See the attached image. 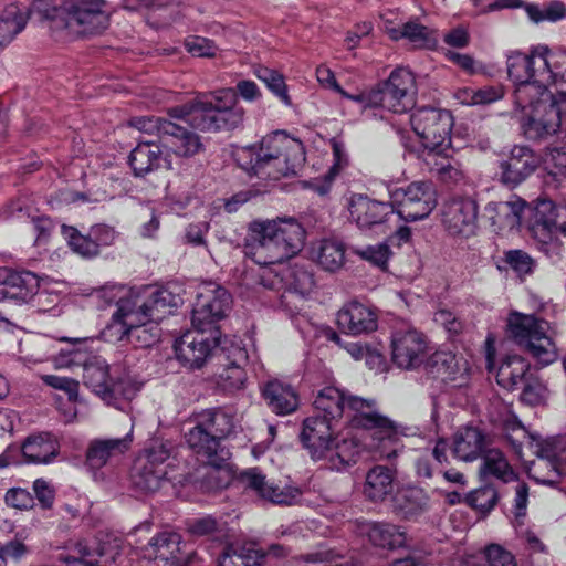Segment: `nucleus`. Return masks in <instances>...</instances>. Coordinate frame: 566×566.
Instances as JSON below:
<instances>
[{
    "label": "nucleus",
    "instance_id": "55",
    "mask_svg": "<svg viewBox=\"0 0 566 566\" xmlns=\"http://www.w3.org/2000/svg\"><path fill=\"white\" fill-rule=\"evenodd\" d=\"M62 234L71 250L76 254L86 259L98 255L96 244L92 241L90 233L84 235L76 228L63 224Z\"/></svg>",
    "mask_w": 566,
    "mask_h": 566
},
{
    "label": "nucleus",
    "instance_id": "47",
    "mask_svg": "<svg viewBox=\"0 0 566 566\" xmlns=\"http://www.w3.org/2000/svg\"><path fill=\"white\" fill-rule=\"evenodd\" d=\"M313 259L328 272L339 270L345 263V247L334 239H324L312 249Z\"/></svg>",
    "mask_w": 566,
    "mask_h": 566
},
{
    "label": "nucleus",
    "instance_id": "52",
    "mask_svg": "<svg viewBox=\"0 0 566 566\" xmlns=\"http://www.w3.org/2000/svg\"><path fill=\"white\" fill-rule=\"evenodd\" d=\"M233 157L238 166L249 175L266 178L264 164L256 145H249L235 149Z\"/></svg>",
    "mask_w": 566,
    "mask_h": 566
},
{
    "label": "nucleus",
    "instance_id": "64",
    "mask_svg": "<svg viewBox=\"0 0 566 566\" xmlns=\"http://www.w3.org/2000/svg\"><path fill=\"white\" fill-rule=\"evenodd\" d=\"M535 453L539 458L554 462L560 470L566 471V447L558 449L554 441H543L536 444Z\"/></svg>",
    "mask_w": 566,
    "mask_h": 566
},
{
    "label": "nucleus",
    "instance_id": "16",
    "mask_svg": "<svg viewBox=\"0 0 566 566\" xmlns=\"http://www.w3.org/2000/svg\"><path fill=\"white\" fill-rule=\"evenodd\" d=\"M124 300L156 321H161L167 314H171L172 310L184 302L182 289L177 283H169L158 289L144 286L137 292L132 291Z\"/></svg>",
    "mask_w": 566,
    "mask_h": 566
},
{
    "label": "nucleus",
    "instance_id": "53",
    "mask_svg": "<svg viewBox=\"0 0 566 566\" xmlns=\"http://www.w3.org/2000/svg\"><path fill=\"white\" fill-rule=\"evenodd\" d=\"M245 370L237 363H230L216 376L218 388L227 394H233L244 388Z\"/></svg>",
    "mask_w": 566,
    "mask_h": 566
},
{
    "label": "nucleus",
    "instance_id": "46",
    "mask_svg": "<svg viewBox=\"0 0 566 566\" xmlns=\"http://www.w3.org/2000/svg\"><path fill=\"white\" fill-rule=\"evenodd\" d=\"M195 422H198L206 430L222 440L234 429V418L223 408H209L199 412Z\"/></svg>",
    "mask_w": 566,
    "mask_h": 566
},
{
    "label": "nucleus",
    "instance_id": "17",
    "mask_svg": "<svg viewBox=\"0 0 566 566\" xmlns=\"http://www.w3.org/2000/svg\"><path fill=\"white\" fill-rule=\"evenodd\" d=\"M538 158L528 146L515 145L499 161V181L510 189L524 182L537 168Z\"/></svg>",
    "mask_w": 566,
    "mask_h": 566
},
{
    "label": "nucleus",
    "instance_id": "39",
    "mask_svg": "<svg viewBox=\"0 0 566 566\" xmlns=\"http://www.w3.org/2000/svg\"><path fill=\"white\" fill-rule=\"evenodd\" d=\"M282 281L285 292L282 295V302L287 297L286 294H297L301 297L308 295L314 286V274L306 265L294 263L282 270Z\"/></svg>",
    "mask_w": 566,
    "mask_h": 566
},
{
    "label": "nucleus",
    "instance_id": "56",
    "mask_svg": "<svg viewBox=\"0 0 566 566\" xmlns=\"http://www.w3.org/2000/svg\"><path fill=\"white\" fill-rule=\"evenodd\" d=\"M85 343L86 339L76 338L71 343V348L61 349L56 359L57 364L65 367L83 366L84 369L85 364H90L92 358H96L88 353Z\"/></svg>",
    "mask_w": 566,
    "mask_h": 566
},
{
    "label": "nucleus",
    "instance_id": "3",
    "mask_svg": "<svg viewBox=\"0 0 566 566\" xmlns=\"http://www.w3.org/2000/svg\"><path fill=\"white\" fill-rule=\"evenodd\" d=\"M374 406L375 400L346 395V407L355 412L350 418L352 427L370 431L376 441L373 447L381 457L390 459L399 451L400 432L394 421L375 411Z\"/></svg>",
    "mask_w": 566,
    "mask_h": 566
},
{
    "label": "nucleus",
    "instance_id": "10",
    "mask_svg": "<svg viewBox=\"0 0 566 566\" xmlns=\"http://www.w3.org/2000/svg\"><path fill=\"white\" fill-rule=\"evenodd\" d=\"M83 384L109 406L120 408L122 403L133 399L135 388L127 378H114L109 366L101 357L85 364Z\"/></svg>",
    "mask_w": 566,
    "mask_h": 566
},
{
    "label": "nucleus",
    "instance_id": "8",
    "mask_svg": "<svg viewBox=\"0 0 566 566\" xmlns=\"http://www.w3.org/2000/svg\"><path fill=\"white\" fill-rule=\"evenodd\" d=\"M410 124L423 150L434 153L451 148V133L454 125L451 112L433 106L417 107L410 115Z\"/></svg>",
    "mask_w": 566,
    "mask_h": 566
},
{
    "label": "nucleus",
    "instance_id": "18",
    "mask_svg": "<svg viewBox=\"0 0 566 566\" xmlns=\"http://www.w3.org/2000/svg\"><path fill=\"white\" fill-rule=\"evenodd\" d=\"M547 46H537L531 54L520 51H510L506 54V71L514 85L535 77L536 75L553 76L548 60Z\"/></svg>",
    "mask_w": 566,
    "mask_h": 566
},
{
    "label": "nucleus",
    "instance_id": "22",
    "mask_svg": "<svg viewBox=\"0 0 566 566\" xmlns=\"http://www.w3.org/2000/svg\"><path fill=\"white\" fill-rule=\"evenodd\" d=\"M424 369L432 378L451 388H462L469 382L468 361L451 352H434L424 361Z\"/></svg>",
    "mask_w": 566,
    "mask_h": 566
},
{
    "label": "nucleus",
    "instance_id": "28",
    "mask_svg": "<svg viewBox=\"0 0 566 566\" xmlns=\"http://www.w3.org/2000/svg\"><path fill=\"white\" fill-rule=\"evenodd\" d=\"M356 532L374 547L387 551L405 546L407 539L400 526L385 521H357Z\"/></svg>",
    "mask_w": 566,
    "mask_h": 566
},
{
    "label": "nucleus",
    "instance_id": "30",
    "mask_svg": "<svg viewBox=\"0 0 566 566\" xmlns=\"http://www.w3.org/2000/svg\"><path fill=\"white\" fill-rule=\"evenodd\" d=\"M451 148L438 151L422 150L421 158L426 169L448 186H454L464 179L460 163L451 155Z\"/></svg>",
    "mask_w": 566,
    "mask_h": 566
},
{
    "label": "nucleus",
    "instance_id": "40",
    "mask_svg": "<svg viewBox=\"0 0 566 566\" xmlns=\"http://www.w3.org/2000/svg\"><path fill=\"white\" fill-rule=\"evenodd\" d=\"M525 207L523 200L517 201H500L489 202L485 206V216L491 222V226L499 230L505 228H513L520 223L521 213Z\"/></svg>",
    "mask_w": 566,
    "mask_h": 566
},
{
    "label": "nucleus",
    "instance_id": "32",
    "mask_svg": "<svg viewBox=\"0 0 566 566\" xmlns=\"http://www.w3.org/2000/svg\"><path fill=\"white\" fill-rule=\"evenodd\" d=\"M489 444V438L483 430L467 426L453 436L452 452L457 459L472 462L483 455Z\"/></svg>",
    "mask_w": 566,
    "mask_h": 566
},
{
    "label": "nucleus",
    "instance_id": "29",
    "mask_svg": "<svg viewBox=\"0 0 566 566\" xmlns=\"http://www.w3.org/2000/svg\"><path fill=\"white\" fill-rule=\"evenodd\" d=\"M336 322L342 332L354 336L377 329V314L357 301L345 304L338 311Z\"/></svg>",
    "mask_w": 566,
    "mask_h": 566
},
{
    "label": "nucleus",
    "instance_id": "9",
    "mask_svg": "<svg viewBox=\"0 0 566 566\" xmlns=\"http://www.w3.org/2000/svg\"><path fill=\"white\" fill-rule=\"evenodd\" d=\"M232 305L231 294L221 285L208 282L200 286L192 308L191 324L196 331L220 334L217 323Z\"/></svg>",
    "mask_w": 566,
    "mask_h": 566
},
{
    "label": "nucleus",
    "instance_id": "19",
    "mask_svg": "<svg viewBox=\"0 0 566 566\" xmlns=\"http://www.w3.org/2000/svg\"><path fill=\"white\" fill-rule=\"evenodd\" d=\"M186 441L189 448L202 458L207 465L213 471H228L230 468V452L221 446V440L206 430L198 422H195L186 433Z\"/></svg>",
    "mask_w": 566,
    "mask_h": 566
},
{
    "label": "nucleus",
    "instance_id": "63",
    "mask_svg": "<svg viewBox=\"0 0 566 566\" xmlns=\"http://www.w3.org/2000/svg\"><path fill=\"white\" fill-rule=\"evenodd\" d=\"M187 530L195 536H213L216 538L223 532L221 523L212 516H205L189 522Z\"/></svg>",
    "mask_w": 566,
    "mask_h": 566
},
{
    "label": "nucleus",
    "instance_id": "51",
    "mask_svg": "<svg viewBox=\"0 0 566 566\" xmlns=\"http://www.w3.org/2000/svg\"><path fill=\"white\" fill-rule=\"evenodd\" d=\"M254 75L262 81L284 105L292 106V99L287 93V85L282 73L263 65H258L254 69Z\"/></svg>",
    "mask_w": 566,
    "mask_h": 566
},
{
    "label": "nucleus",
    "instance_id": "4",
    "mask_svg": "<svg viewBox=\"0 0 566 566\" xmlns=\"http://www.w3.org/2000/svg\"><path fill=\"white\" fill-rule=\"evenodd\" d=\"M548 331L549 323L532 314L512 312L507 317L509 336L543 366L557 358V349Z\"/></svg>",
    "mask_w": 566,
    "mask_h": 566
},
{
    "label": "nucleus",
    "instance_id": "5",
    "mask_svg": "<svg viewBox=\"0 0 566 566\" xmlns=\"http://www.w3.org/2000/svg\"><path fill=\"white\" fill-rule=\"evenodd\" d=\"M117 310L112 316L108 329H116L118 340L126 342L135 348H149L160 338L158 322L148 316L143 310L135 307L124 296H120Z\"/></svg>",
    "mask_w": 566,
    "mask_h": 566
},
{
    "label": "nucleus",
    "instance_id": "26",
    "mask_svg": "<svg viewBox=\"0 0 566 566\" xmlns=\"http://www.w3.org/2000/svg\"><path fill=\"white\" fill-rule=\"evenodd\" d=\"M427 340L415 331H399L391 338L392 361L400 368L415 369L424 361Z\"/></svg>",
    "mask_w": 566,
    "mask_h": 566
},
{
    "label": "nucleus",
    "instance_id": "41",
    "mask_svg": "<svg viewBox=\"0 0 566 566\" xmlns=\"http://www.w3.org/2000/svg\"><path fill=\"white\" fill-rule=\"evenodd\" d=\"M265 553L253 545L231 544L218 558V566H263Z\"/></svg>",
    "mask_w": 566,
    "mask_h": 566
},
{
    "label": "nucleus",
    "instance_id": "33",
    "mask_svg": "<svg viewBox=\"0 0 566 566\" xmlns=\"http://www.w3.org/2000/svg\"><path fill=\"white\" fill-rule=\"evenodd\" d=\"M396 470L387 465H374L365 476L363 493L370 502H384L394 493Z\"/></svg>",
    "mask_w": 566,
    "mask_h": 566
},
{
    "label": "nucleus",
    "instance_id": "2",
    "mask_svg": "<svg viewBox=\"0 0 566 566\" xmlns=\"http://www.w3.org/2000/svg\"><path fill=\"white\" fill-rule=\"evenodd\" d=\"M305 230L295 219L253 221L245 238L244 253L256 264L281 263L297 254Z\"/></svg>",
    "mask_w": 566,
    "mask_h": 566
},
{
    "label": "nucleus",
    "instance_id": "49",
    "mask_svg": "<svg viewBox=\"0 0 566 566\" xmlns=\"http://www.w3.org/2000/svg\"><path fill=\"white\" fill-rule=\"evenodd\" d=\"M483 472L491 474L503 482H510L517 476L504 454L499 449L488 448L483 453Z\"/></svg>",
    "mask_w": 566,
    "mask_h": 566
},
{
    "label": "nucleus",
    "instance_id": "20",
    "mask_svg": "<svg viewBox=\"0 0 566 566\" xmlns=\"http://www.w3.org/2000/svg\"><path fill=\"white\" fill-rule=\"evenodd\" d=\"M238 481L245 490L253 491L262 500L277 505H292L301 495L297 488L280 486L274 481L266 480L259 468H250L240 472Z\"/></svg>",
    "mask_w": 566,
    "mask_h": 566
},
{
    "label": "nucleus",
    "instance_id": "13",
    "mask_svg": "<svg viewBox=\"0 0 566 566\" xmlns=\"http://www.w3.org/2000/svg\"><path fill=\"white\" fill-rule=\"evenodd\" d=\"M39 276L28 270H17L9 266H0V302H10L15 305L35 302L40 311L43 298L50 296L46 292H40Z\"/></svg>",
    "mask_w": 566,
    "mask_h": 566
},
{
    "label": "nucleus",
    "instance_id": "11",
    "mask_svg": "<svg viewBox=\"0 0 566 566\" xmlns=\"http://www.w3.org/2000/svg\"><path fill=\"white\" fill-rule=\"evenodd\" d=\"M133 126L145 133L157 132L166 139L172 151L182 158H191L205 150V145L198 134L164 117H136Z\"/></svg>",
    "mask_w": 566,
    "mask_h": 566
},
{
    "label": "nucleus",
    "instance_id": "44",
    "mask_svg": "<svg viewBox=\"0 0 566 566\" xmlns=\"http://www.w3.org/2000/svg\"><path fill=\"white\" fill-rule=\"evenodd\" d=\"M361 450L360 442L354 437L343 438L335 443L332 440L331 451H328L326 458L329 460L332 469L340 471L355 464Z\"/></svg>",
    "mask_w": 566,
    "mask_h": 566
},
{
    "label": "nucleus",
    "instance_id": "35",
    "mask_svg": "<svg viewBox=\"0 0 566 566\" xmlns=\"http://www.w3.org/2000/svg\"><path fill=\"white\" fill-rule=\"evenodd\" d=\"M22 455L27 463H51L60 452L59 441L48 432L30 436L21 447Z\"/></svg>",
    "mask_w": 566,
    "mask_h": 566
},
{
    "label": "nucleus",
    "instance_id": "50",
    "mask_svg": "<svg viewBox=\"0 0 566 566\" xmlns=\"http://www.w3.org/2000/svg\"><path fill=\"white\" fill-rule=\"evenodd\" d=\"M25 23L23 11L15 6L9 7L0 18V49L10 43L24 29Z\"/></svg>",
    "mask_w": 566,
    "mask_h": 566
},
{
    "label": "nucleus",
    "instance_id": "57",
    "mask_svg": "<svg viewBox=\"0 0 566 566\" xmlns=\"http://www.w3.org/2000/svg\"><path fill=\"white\" fill-rule=\"evenodd\" d=\"M497 501L499 493L491 485H485L480 489H476L470 492L465 497V502L468 503L469 506L473 507L474 510L479 511L484 515L489 514L494 509Z\"/></svg>",
    "mask_w": 566,
    "mask_h": 566
},
{
    "label": "nucleus",
    "instance_id": "59",
    "mask_svg": "<svg viewBox=\"0 0 566 566\" xmlns=\"http://www.w3.org/2000/svg\"><path fill=\"white\" fill-rule=\"evenodd\" d=\"M184 45L186 51L196 57H214L219 51L214 41L199 35L187 36Z\"/></svg>",
    "mask_w": 566,
    "mask_h": 566
},
{
    "label": "nucleus",
    "instance_id": "24",
    "mask_svg": "<svg viewBox=\"0 0 566 566\" xmlns=\"http://www.w3.org/2000/svg\"><path fill=\"white\" fill-rule=\"evenodd\" d=\"M350 219L360 229H375L388 222L395 214V207L389 202L370 199L361 193L352 195L348 201Z\"/></svg>",
    "mask_w": 566,
    "mask_h": 566
},
{
    "label": "nucleus",
    "instance_id": "45",
    "mask_svg": "<svg viewBox=\"0 0 566 566\" xmlns=\"http://www.w3.org/2000/svg\"><path fill=\"white\" fill-rule=\"evenodd\" d=\"M66 0L56 3L54 0H33L23 12L27 19L35 21H49L55 29H63L64 15H66Z\"/></svg>",
    "mask_w": 566,
    "mask_h": 566
},
{
    "label": "nucleus",
    "instance_id": "34",
    "mask_svg": "<svg viewBox=\"0 0 566 566\" xmlns=\"http://www.w3.org/2000/svg\"><path fill=\"white\" fill-rule=\"evenodd\" d=\"M558 232L557 224L549 219L536 218L531 227L537 249L552 262H558L563 256L564 245Z\"/></svg>",
    "mask_w": 566,
    "mask_h": 566
},
{
    "label": "nucleus",
    "instance_id": "37",
    "mask_svg": "<svg viewBox=\"0 0 566 566\" xmlns=\"http://www.w3.org/2000/svg\"><path fill=\"white\" fill-rule=\"evenodd\" d=\"M313 406L317 416L339 423L346 407V392L335 386H326L315 395Z\"/></svg>",
    "mask_w": 566,
    "mask_h": 566
},
{
    "label": "nucleus",
    "instance_id": "27",
    "mask_svg": "<svg viewBox=\"0 0 566 566\" xmlns=\"http://www.w3.org/2000/svg\"><path fill=\"white\" fill-rule=\"evenodd\" d=\"M132 442V431L122 438L93 439L86 448L84 464L96 474L102 468L118 461L130 449Z\"/></svg>",
    "mask_w": 566,
    "mask_h": 566
},
{
    "label": "nucleus",
    "instance_id": "42",
    "mask_svg": "<svg viewBox=\"0 0 566 566\" xmlns=\"http://www.w3.org/2000/svg\"><path fill=\"white\" fill-rule=\"evenodd\" d=\"M181 536L176 532H161L153 537L146 547L147 555L154 559L180 564Z\"/></svg>",
    "mask_w": 566,
    "mask_h": 566
},
{
    "label": "nucleus",
    "instance_id": "23",
    "mask_svg": "<svg viewBox=\"0 0 566 566\" xmlns=\"http://www.w3.org/2000/svg\"><path fill=\"white\" fill-rule=\"evenodd\" d=\"M196 331L184 334L174 344L177 359L190 369L201 368L212 349L219 344L220 334Z\"/></svg>",
    "mask_w": 566,
    "mask_h": 566
},
{
    "label": "nucleus",
    "instance_id": "38",
    "mask_svg": "<svg viewBox=\"0 0 566 566\" xmlns=\"http://www.w3.org/2000/svg\"><path fill=\"white\" fill-rule=\"evenodd\" d=\"M163 150L155 142H140L130 151L128 164L133 175L143 178L156 170L160 165Z\"/></svg>",
    "mask_w": 566,
    "mask_h": 566
},
{
    "label": "nucleus",
    "instance_id": "15",
    "mask_svg": "<svg viewBox=\"0 0 566 566\" xmlns=\"http://www.w3.org/2000/svg\"><path fill=\"white\" fill-rule=\"evenodd\" d=\"M391 198L399 217L409 222L427 218L437 206L433 186L427 181H415L407 187L398 188Z\"/></svg>",
    "mask_w": 566,
    "mask_h": 566
},
{
    "label": "nucleus",
    "instance_id": "6",
    "mask_svg": "<svg viewBox=\"0 0 566 566\" xmlns=\"http://www.w3.org/2000/svg\"><path fill=\"white\" fill-rule=\"evenodd\" d=\"M258 147L266 178L280 179L294 175L305 160L303 144L284 133L275 132L263 137Z\"/></svg>",
    "mask_w": 566,
    "mask_h": 566
},
{
    "label": "nucleus",
    "instance_id": "60",
    "mask_svg": "<svg viewBox=\"0 0 566 566\" xmlns=\"http://www.w3.org/2000/svg\"><path fill=\"white\" fill-rule=\"evenodd\" d=\"M406 514L409 516L419 515L429 509L430 497L428 493L420 488H408L405 491Z\"/></svg>",
    "mask_w": 566,
    "mask_h": 566
},
{
    "label": "nucleus",
    "instance_id": "36",
    "mask_svg": "<svg viewBox=\"0 0 566 566\" xmlns=\"http://www.w3.org/2000/svg\"><path fill=\"white\" fill-rule=\"evenodd\" d=\"M531 375V365L525 358L509 355L497 368L496 382L502 388L514 391L520 389Z\"/></svg>",
    "mask_w": 566,
    "mask_h": 566
},
{
    "label": "nucleus",
    "instance_id": "14",
    "mask_svg": "<svg viewBox=\"0 0 566 566\" xmlns=\"http://www.w3.org/2000/svg\"><path fill=\"white\" fill-rule=\"evenodd\" d=\"M63 29L80 35L99 33L107 28L105 0H66Z\"/></svg>",
    "mask_w": 566,
    "mask_h": 566
},
{
    "label": "nucleus",
    "instance_id": "58",
    "mask_svg": "<svg viewBox=\"0 0 566 566\" xmlns=\"http://www.w3.org/2000/svg\"><path fill=\"white\" fill-rule=\"evenodd\" d=\"M353 252L370 264L386 270L391 251L388 244L378 243L365 248H354Z\"/></svg>",
    "mask_w": 566,
    "mask_h": 566
},
{
    "label": "nucleus",
    "instance_id": "21",
    "mask_svg": "<svg viewBox=\"0 0 566 566\" xmlns=\"http://www.w3.org/2000/svg\"><path fill=\"white\" fill-rule=\"evenodd\" d=\"M479 206L471 198H455L443 207L442 223L452 237L469 238L478 229Z\"/></svg>",
    "mask_w": 566,
    "mask_h": 566
},
{
    "label": "nucleus",
    "instance_id": "7",
    "mask_svg": "<svg viewBox=\"0 0 566 566\" xmlns=\"http://www.w3.org/2000/svg\"><path fill=\"white\" fill-rule=\"evenodd\" d=\"M201 113L195 117V128L202 132H229L240 127L244 109L239 104L238 94L232 88L213 94V101H202Z\"/></svg>",
    "mask_w": 566,
    "mask_h": 566
},
{
    "label": "nucleus",
    "instance_id": "25",
    "mask_svg": "<svg viewBox=\"0 0 566 566\" xmlns=\"http://www.w3.org/2000/svg\"><path fill=\"white\" fill-rule=\"evenodd\" d=\"M337 426V423L317 415L308 417L303 421L300 439L313 460H321L327 457Z\"/></svg>",
    "mask_w": 566,
    "mask_h": 566
},
{
    "label": "nucleus",
    "instance_id": "62",
    "mask_svg": "<svg viewBox=\"0 0 566 566\" xmlns=\"http://www.w3.org/2000/svg\"><path fill=\"white\" fill-rule=\"evenodd\" d=\"M405 39L419 48H430L434 44L429 29L417 21L405 23Z\"/></svg>",
    "mask_w": 566,
    "mask_h": 566
},
{
    "label": "nucleus",
    "instance_id": "48",
    "mask_svg": "<svg viewBox=\"0 0 566 566\" xmlns=\"http://www.w3.org/2000/svg\"><path fill=\"white\" fill-rule=\"evenodd\" d=\"M536 260L522 249H511L503 252L497 263L500 271H512L518 279L524 280L536 269Z\"/></svg>",
    "mask_w": 566,
    "mask_h": 566
},
{
    "label": "nucleus",
    "instance_id": "12",
    "mask_svg": "<svg viewBox=\"0 0 566 566\" xmlns=\"http://www.w3.org/2000/svg\"><path fill=\"white\" fill-rule=\"evenodd\" d=\"M377 108H385L396 114L413 109L416 104V78L407 69L394 70L389 77L379 82L375 87Z\"/></svg>",
    "mask_w": 566,
    "mask_h": 566
},
{
    "label": "nucleus",
    "instance_id": "1",
    "mask_svg": "<svg viewBox=\"0 0 566 566\" xmlns=\"http://www.w3.org/2000/svg\"><path fill=\"white\" fill-rule=\"evenodd\" d=\"M555 76L553 71V76L539 74L515 85L514 105L526 115L522 130L528 140L546 139L562 126L564 108L547 88Z\"/></svg>",
    "mask_w": 566,
    "mask_h": 566
},
{
    "label": "nucleus",
    "instance_id": "61",
    "mask_svg": "<svg viewBox=\"0 0 566 566\" xmlns=\"http://www.w3.org/2000/svg\"><path fill=\"white\" fill-rule=\"evenodd\" d=\"M489 566H517L515 556L500 544H489L482 549Z\"/></svg>",
    "mask_w": 566,
    "mask_h": 566
},
{
    "label": "nucleus",
    "instance_id": "31",
    "mask_svg": "<svg viewBox=\"0 0 566 566\" xmlns=\"http://www.w3.org/2000/svg\"><path fill=\"white\" fill-rule=\"evenodd\" d=\"M261 394L266 406L277 416L291 415L298 408L300 396L286 381L271 379L263 385Z\"/></svg>",
    "mask_w": 566,
    "mask_h": 566
},
{
    "label": "nucleus",
    "instance_id": "54",
    "mask_svg": "<svg viewBox=\"0 0 566 566\" xmlns=\"http://www.w3.org/2000/svg\"><path fill=\"white\" fill-rule=\"evenodd\" d=\"M525 12L534 23L557 22L566 17V6L562 1H551L543 7L535 3H526Z\"/></svg>",
    "mask_w": 566,
    "mask_h": 566
},
{
    "label": "nucleus",
    "instance_id": "43",
    "mask_svg": "<svg viewBox=\"0 0 566 566\" xmlns=\"http://www.w3.org/2000/svg\"><path fill=\"white\" fill-rule=\"evenodd\" d=\"M148 463L144 459H136L130 473L134 488L145 493L156 492L167 474L166 468Z\"/></svg>",
    "mask_w": 566,
    "mask_h": 566
}]
</instances>
